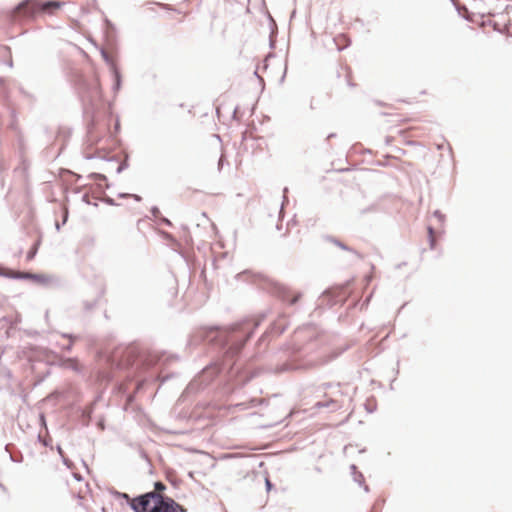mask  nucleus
I'll return each mask as SVG.
<instances>
[{
	"label": "nucleus",
	"instance_id": "20",
	"mask_svg": "<svg viewBox=\"0 0 512 512\" xmlns=\"http://www.w3.org/2000/svg\"><path fill=\"white\" fill-rule=\"evenodd\" d=\"M37 250H38V246L37 244H35L27 253V260H32L36 253H37Z\"/></svg>",
	"mask_w": 512,
	"mask_h": 512
},
{
	"label": "nucleus",
	"instance_id": "28",
	"mask_svg": "<svg viewBox=\"0 0 512 512\" xmlns=\"http://www.w3.org/2000/svg\"><path fill=\"white\" fill-rule=\"evenodd\" d=\"M160 222H161L162 224L167 225V226H172L171 221H170L169 219H167L166 217H160Z\"/></svg>",
	"mask_w": 512,
	"mask_h": 512
},
{
	"label": "nucleus",
	"instance_id": "27",
	"mask_svg": "<svg viewBox=\"0 0 512 512\" xmlns=\"http://www.w3.org/2000/svg\"><path fill=\"white\" fill-rule=\"evenodd\" d=\"M151 213H152L153 217L157 218L160 215V210H159V208L157 206H153L151 208Z\"/></svg>",
	"mask_w": 512,
	"mask_h": 512
},
{
	"label": "nucleus",
	"instance_id": "37",
	"mask_svg": "<svg viewBox=\"0 0 512 512\" xmlns=\"http://www.w3.org/2000/svg\"><path fill=\"white\" fill-rule=\"evenodd\" d=\"M57 451L63 457V450L60 446H57Z\"/></svg>",
	"mask_w": 512,
	"mask_h": 512
},
{
	"label": "nucleus",
	"instance_id": "1",
	"mask_svg": "<svg viewBox=\"0 0 512 512\" xmlns=\"http://www.w3.org/2000/svg\"><path fill=\"white\" fill-rule=\"evenodd\" d=\"M261 319L246 318L229 327H205L197 330L189 339V346H194L202 341L215 344L223 355L222 362L206 366L202 372L190 384L193 388L197 383L208 385L213 378L223 370H232L235 365L234 358L240 353L244 344L253 335L260 325Z\"/></svg>",
	"mask_w": 512,
	"mask_h": 512
},
{
	"label": "nucleus",
	"instance_id": "45",
	"mask_svg": "<svg viewBox=\"0 0 512 512\" xmlns=\"http://www.w3.org/2000/svg\"><path fill=\"white\" fill-rule=\"evenodd\" d=\"M161 361H162V356L158 357L156 362H161Z\"/></svg>",
	"mask_w": 512,
	"mask_h": 512
},
{
	"label": "nucleus",
	"instance_id": "5",
	"mask_svg": "<svg viewBox=\"0 0 512 512\" xmlns=\"http://www.w3.org/2000/svg\"><path fill=\"white\" fill-rule=\"evenodd\" d=\"M135 360L136 355L133 348L119 349L109 358L110 366L119 370L132 366Z\"/></svg>",
	"mask_w": 512,
	"mask_h": 512
},
{
	"label": "nucleus",
	"instance_id": "33",
	"mask_svg": "<svg viewBox=\"0 0 512 512\" xmlns=\"http://www.w3.org/2000/svg\"><path fill=\"white\" fill-rule=\"evenodd\" d=\"M266 488L267 490H270L272 488V483L268 479H266Z\"/></svg>",
	"mask_w": 512,
	"mask_h": 512
},
{
	"label": "nucleus",
	"instance_id": "13",
	"mask_svg": "<svg viewBox=\"0 0 512 512\" xmlns=\"http://www.w3.org/2000/svg\"><path fill=\"white\" fill-rule=\"evenodd\" d=\"M111 73L114 78L112 89L114 93H117L120 90L122 84L121 73L119 69H114V71H112Z\"/></svg>",
	"mask_w": 512,
	"mask_h": 512
},
{
	"label": "nucleus",
	"instance_id": "42",
	"mask_svg": "<svg viewBox=\"0 0 512 512\" xmlns=\"http://www.w3.org/2000/svg\"><path fill=\"white\" fill-rule=\"evenodd\" d=\"M285 75H286V70L284 71V73H283V75H282V77H281V80H280L281 82H283V81H284Z\"/></svg>",
	"mask_w": 512,
	"mask_h": 512
},
{
	"label": "nucleus",
	"instance_id": "6",
	"mask_svg": "<svg viewBox=\"0 0 512 512\" xmlns=\"http://www.w3.org/2000/svg\"><path fill=\"white\" fill-rule=\"evenodd\" d=\"M156 506L152 512H187V510L174 499L161 494L157 497Z\"/></svg>",
	"mask_w": 512,
	"mask_h": 512
},
{
	"label": "nucleus",
	"instance_id": "22",
	"mask_svg": "<svg viewBox=\"0 0 512 512\" xmlns=\"http://www.w3.org/2000/svg\"><path fill=\"white\" fill-rule=\"evenodd\" d=\"M89 178L99 181L106 180V176L100 173H91Z\"/></svg>",
	"mask_w": 512,
	"mask_h": 512
},
{
	"label": "nucleus",
	"instance_id": "11",
	"mask_svg": "<svg viewBox=\"0 0 512 512\" xmlns=\"http://www.w3.org/2000/svg\"><path fill=\"white\" fill-rule=\"evenodd\" d=\"M62 366L66 369L73 370L77 373L81 372V366H80L79 362L77 361V359H75V358H67V359L63 360Z\"/></svg>",
	"mask_w": 512,
	"mask_h": 512
},
{
	"label": "nucleus",
	"instance_id": "9",
	"mask_svg": "<svg viewBox=\"0 0 512 512\" xmlns=\"http://www.w3.org/2000/svg\"><path fill=\"white\" fill-rule=\"evenodd\" d=\"M313 364L312 361L304 362V363H296L295 361L291 363H285L277 369V372H285L290 370H298V369H306L307 367Z\"/></svg>",
	"mask_w": 512,
	"mask_h": 512
},
{
	"label": "nucleus",
	"instance_id": "38",
	"mask_svg": "<svg viewBox=\"0 0 512 512\" xmlns=\"http://www.w3.org/2000/svg\"><path fill=\"white\" fill-rule=\"evenodd\" d=\"M63 458V463L69 467V460L65 457H62Z\"/></svg>",
	"mask_w": 512,
	"mask_h": 512
},
{
	"label": "nucleus",
	"instance_id": "30",
	"mask_svg": "<svg viewBox=\"0 0 512 512\" xmlns=\"http://www.w3.org/2000/svg\"><path fill=\"white\" fill-rule=\"evenodd\" d=\"M350 469H351L352 476H354V475H355V472H358V471H357V467H356V465H354V464H352V465L350 466Z\"/></svg>",
	"mask_w": 512,
	"mask_h": 512
},
{
	"label": "nucleus",
	"instance_id": "25",
	"mask_svg": "<svg viewBox=\"0 0 512 512\" xmlns=\"http://www.w3.org/2000/svg\"><path fill=\"white\" fill-rule=\"evenodd\" d=\"M287 193H288V188L285 187L283 189V202H282V206H281V209H280V213L283 211V207H284L285 203L288 202Z\"/></svg>",
	"mask_w": 512,
	"mask_h": 512
},
{
	"label": "nucleus",
	"instance_id": "23",
	"mask_svg": "<svg viewBox=\"0 0 512 512\" xmlns=\"http://www.w3.org/2000/svg\"><path fill=\"white\" fill-rule=\"evenodd\" d=\"M433 216L436 217L439 220V222H441V223H443L445 220V215L443 213H441V211H439V210H435L433 212Z\"/></svg>",
	"mask_w": 512,
	"mask_h": 512
},
{
	"label": "nucleus",
	"instance_id": "12",
	"mask_svg": "<svg viewBox=\"0 0 512 512\" xmlns=\"http://www.w3.org/2000/svg\"><path fill=\"white\" fill-rule=\"evenodd\" d=\"M315 407L317 408H329L332 411L338 410L341 408V405L338 404V402L334 399H330L327 401H320L315 404Z\"/></svg>",
	"mask_w": 512,
	"mask_h": 512
},
{
	"label": "nucleus",
	"instance_id": "19",
	"mask_svg": "<svg viewBox=\"0 0 512 512\" xmlns=\"http://www.w3.org/2000/svg\"><path fill=\"white\" fill-rule=\"evenodd\" d=\"M63 337H66V338L70 339V343L64 347V350H66V351H71L72 346H73V340H74L76 337H75V336H73L72 334H63Z\"/></svg>",
	"mask_w": 512,
	"mask_h": 512
},
{
	"label": "nucleus",
	"instance_id": "29",
	"mask_svg": "<svg viewBox=\"0 0 512 512\" xmlns=\"http://www.w3.org/2000/svg\"><path fill=\"white\" fill-rule=\"evenodd\" d=\"M223 163H224V156L221 155V157L219 158V161H218V170L219 171L222 169Z\"/></svg>",
	"mask_w": 512,
	"mask_h": 512
},
{
	"label": "nucleus",
	"instance_id": "24",
	"mask_svg": "<svg viewBox=\"0 0 512 512\" xmlns=\"http://www.w3.org/2000/svg\"><path fill=\"white\" fill-rule=\"evenodd\" d=\"M115 495L117 498L125 499L128 502V504L130 505V502L132 501V499H130L128 494L122 493V492H116Z\"/></svg>",
	"mask_w": 512,
	"mask_h": 512
},
{
	"label": "nucleus",
	"instance_id": "15",
	"mask_svg": "<svg viewBox=\"0 0 512 512\" xmlns=\"http://www.w3.org/2000/svg\"><path fill=\"white\" fill-rule=\"evenodd\" d=\"M32 276L33 277H31V280H33L37 283L43 284V285L50 283L52 280V277L45 275V274L32 273Z\"/></svg>",
	"mask_w": 512,
	"mask_h": 512
},
{
	"label": "nucleus",
	"instance_id": "39",
	"mask_svg": "<svg viewBox=\"0 0 512 512\" xmlns=\"http://www.w3.org/2000/svg\"><path fill=\"white\" fill-rule=\"evenodd\" d=\"M18 171H20V168L15 169V172H18ZM25 171H26L25 167L21 168L22 173H25Z\"/></svg>",
	"mask_w": 512,
	"mask_h": 512
},
{
	"label": "nucleus",
	"instance_id": "31",
	"mask_svg": "<svg viewBox=\"0 0 512 512\" xmlns=\"http://www.w3.org/2000/svg\"><path fill=\"white\" fill-rule=\"evenodd\" d=\"M105 202L107 204H109V205H115V201L112 198H109V197L105 200Z\"/></svg>",
	"mask_w": 512,
	"mask_h": 512
},
{
	"label": "nucleus",
	"instance_id": "48",
	"mask_svg": "<svg viewBox=\"0 0 512 512\" xmlns=\"http://www.w3.org/2000/svg\"><path fill=\"white\" fill-rule=\"evenodd\" d=\"M451 2H452L453 4H455V0H451Z\"/></svg>",
	"mask_w": 512,
	"mask_h": 512
},
{
	"label": "nucleus",
	"instance_id": "44",
	"mask_svg": "<svg viewBox=\"0 0 512 512\" xmlns=\"http://www.w3.org/2000/svg\"><path fill=\"white\" fill-rule=\"evenodd\" d=\"M115 129L118 130L119 129V123L117 122L116 125H115Z\"/></svg>",
	"mask_w": 512,
	"mask_h": 512
},
{
	"label": "nucleus",
	"instance_id": "40",
	"mask_svg": "<svg viewBox=\"0 0 512 512\" xmlns=\"http://www.w3.org/2000/svg\"><path fill=\"white\" fill-rule=\"evenodd\" d=\"M4 164L2 163V161L0 160V173L2 172V170L4 169Z\"/></svg>",
	"mask_w": 512,
	"mask_h": 512
},
{
	"label": "nucleus",
	"instance_id": "46",
	"mask_svg": "<svg viewBox=\"0 0 512 512\" xmlns=\"http://www.w3.org/2000/svg\"><path fill=\"white\" fill-rule=\"evenodd\" d=\"M43 445H44V446H48L49 444H48V442H47V441H43Z\"/></svg>",
	"mask_w": 512,
	"mask_h": 512
},
{
	"label": "nucleus",
	"instance_id": "36",
	"mask_svg": "<svg viewBox=\"0 0 512 512\" xmlns=\"http://www.w3.org/2000/svg\"><path fill=\"white\" fill-rule=\"evenodd\" d=\"M11 457V460L14 461V462H20L21 459H18L17 457H14L13 455L10 456Z\"/></svg>",
	"mask_w": 512,
	"mask_h": 512
},
{
	"label": "nucleus",
	"instance_id": "10",
	"mask_svg": "<svg viewBox=\"0 0 512 512\" xmlns=\"http://www.w3.org/2000/svg\"><path fill=\"white\" fill-rule=\"evenodd\" d=\"M0 275L7 277V278L18 279V280H26V279L31 280V277H33L32 273H30V272H14V271H7V272L0 271Z\"/></svg>",
	"mask_w": 512,
	"mask_h": 512
},
{
	"label": "nucleus",
	"instance_id": "16",
	"mask_svg": "<svg viewBox=\"0 0 512 512\" xmlns=\"http://www.w3.org/2000/svg\"><path fill=\"white\" fill-rule=\"evenodd\" d=\"M353 480L358 483L360 486L364 487L365 492H369V487L364 484V476L361 472H355L353 476Z\"/></svg>",
	"mask_w": 512,
	"mask_h": 512
},
{
	"label": "nucleus",
	"instance_id": "4",
	"mask_svg": "<svg viewBox=\"0 0 512 512\" xmlns=\"http://www.w3.org/2000/svg\"><path fill=\"white\" fill-rule=\"evenodd\" d=\"M161 494L150 491L132 499L130 507L134 512H152Z\"/></svg>",
	"mask_w": 512,
	"mask_h": 512
},
{
	"label": "nucleus",
	"instance_id": "43",
	"mask_svg": "<svg viewBox=\"0 0 512 512\" xmlns=\"http://www.w3.org/2000/svg\"><path fill=\"white\" fill-rule=\"evenodd\" d=\"M76 480L80 481L81 480V477L79 475H75L74 476Z\"/></svg>",
	"mask_w": 512,
	"mask_h": 512
},
{
	"label": "nucleus",
	"instance_id": "2",
	"mask_svg": "<svg viewBox=\"0 0 512 512\" xmlns=\"http://www.w3.org/2000/svg\"><path fill=\"white\" fill-rule=\"evenodd\" d=\"M61 5V2L52 0H24L9 12V18L14 21L20 17H34L37 12L52 13L59 9Z\"/></svg>",
	"mask_w": 512,
	"mask_h": 512
},
{
	"label": "nucleus",
	"instance_id": "41",
	"mask_svg": "<svg viewBox=\"0 0 512 512\" xmlns=\"http://www.w3.org/2000/svg\"><path fill=\"white\" fill-rule=\"evenodd\" d=\"M335 136H336L335 133H331V134L328 135L327 139H331V138H333Z\"/></svg>",
	"mask_w": 512,
	"mask_h": 512
},
{
	"label": "nucleus",
	"instance_id": "18",
	"mask_svg": "<svg viewBox=\"0 0 512 512\" xmlns=\"http://www.w3.org/2000/svg\"><path fill=\"white\" fill-rule=\"evenodd\" d=\"M154 488H155L154 492L160 494L161 492L166 490V485L161 481H157L154 483Z\"/></svg>",
	"mask_w": 512,
	"mask_h": 512
},
{
	"label": "nucleus",
	"instance_id": "17",
	"mask_svg": "<svg viewBox=\"0 0 512 512\" xmlns=\"http://www.w3.org/2000/svg\"><path fill=\"white\" fill-rule=\"evenodd\" d=\"M427 230H428V239H429L430 248L434 249L435 243H436L435 236H434V228L431 226H428Z\"/></svg>",
	"mask_w": 512,
	"mask_h": 512
},
{
	"label": "nucleus",
	"instance_id": "8",
	"mask_svg": "<svg viewBox=\"0 0 512 512\" xmlns=\"http://www.w3.org/2000/svg\"><path fill=\"white\" fill-rule=\"evenodd\" d=\"M274 293L283 301H288L291 305L295 304L299 298L301 297L300 293H297L292 298L290 297V290L282 285V284H276L274 287Z\"/></svg>",
	"mask_w": 512,
	"mask_h": 512
},
{
	"label": "nucleus",
	"instance_id": "14",
	"mask_svg": "<svg viewBox=\"0 0 512 512\" xmlns=\"http://www.w3.org/2000/svg\"><path fill=\"white\" fill-rule=\"evenodd\" d=\"M100 53L105 63L109 66L111 72L114 71V69H118L116 63L105 49H101Z\"/></svg>",
	"mask_w": 512,
	"mask_h": 512
},
{
	"label": "nucleus",
	"instance_id": "35",
	"mask_svg": "<svg viewBox=\"0 0 512 512\" xmlns=\"http://www.w3.org/2000/svg\"><path fill=\"white\" fill-rule=\"evenodd\" d=\"M105 23L108 27L113 28V24L108 19L105 20Z\"/></svg>",
	"mask_w": 512,
	"mask_h": 512
},
{
	"label": "nucleus",
	"instance_id": "7",
	"mask_svg": "<svg viewBox=\"0 0 512 512\" xmlns=\"http://www.w3.org/2000/svg\"><path fill=\"white\" fill-rule=\"evenodd\" d=\"M323 239L326 242H329V243L335 245L336 247L340 248L341 250H344V251L348 252L351 255L350 262H355L356 260H362L363 259V256H362L361 253H359L354 248L346 245L344 242H342L338 238H336L334 236H331V235H325V236H323Z\"/></svg>",
	"mask_w": 512,
	"mask_h": 512
},
{
	"label": "nucleus",
	"instance_id": "26",
	"mask_svg": "<svg viewBox=\"0 0 512 512\" xmlns=\"http://www.w3.org/2000/svg\"><path fill=\"white\" fill-rule=\"evenodd\" d=\"M128 167V163L127 161H123L122 163L119 164V166L117 167V173H121L123 170H125L126 168Z\"/></svg>",
	"mask_w": 512,
	"mask_h": 512
},
{
	"label": "nucleus",
	"instance_id": "3",
	"mask_svg": "<svg viewBox=\"0 0 512 512\" xmlns=\"http://www.w3.org/2000/svg\"><path fill=\"white\" fill-rule=\"evenodd\" d=\"M78 91L82 99L91 105L101 99L102 91L97 78L81 79L78 84Z\"/></svg>",
	"mask_w": 512,
	"mask_h": 512
},
{
	"label": "nucleus",
	"instance_id": "21",
	"mask_svg": "<svg viewBox=\"0 0 512 512\" xmlns=\"http://www.w3.org/2000/svg\"><path fill=\"white\" fill-rule=\"evenodd\" d=\"M120 198H126V197H132L134 200L136 201H141V196L137 195V194H128V193H120L118 195Z\"/></svg>",
	"mask_w": 512,
	"mask_h": 512
},
{
	"label": "nucleus",
	"instance_id": "47",
	"mask_svg": "<svg viewBox=\"0 0 512 512\" xmlns=\"http://www.w3.org/2000/svg\"><path fill=\"white\" fill-rule=\"evenodd\" d=\"M56 229L59 230L60 229V225L58 223H56Z\"/></svg>",
	"mask_w": 512,
	"mask_h": 512
},
{
	"label": "nucleus",
	"instance_id": "32",
	"mask_svg": "<svg viewBox=\"0 0 512 512\" xmlns=\"http://www.w3.org/2000/svg\"><path fill=\"white\" fill-rule=\"evenodd\" d=\"M82 199L85 203L90 204L89 196L87 194L83 195Z\"/></svg>",
	"mask_w": 512,
	"mask_h": 512
},
{
	"label": "nucleus",
	"instance_id": "34",
	"mask_svg": "<svg viewBox=\"0 0 512 512\" xmlns=\"http://www.w3.org/2000/svg\"><path fill=\"white\" fill-rule=\"evenodd\" d=\"M94 305H95V303H92V304H86V306H85V307H86V309H87V310H90V309H92V308L94 307Z\"/></svg>",
	"mask_w": 512,
	"mask_h": 512
}]
</instances>
